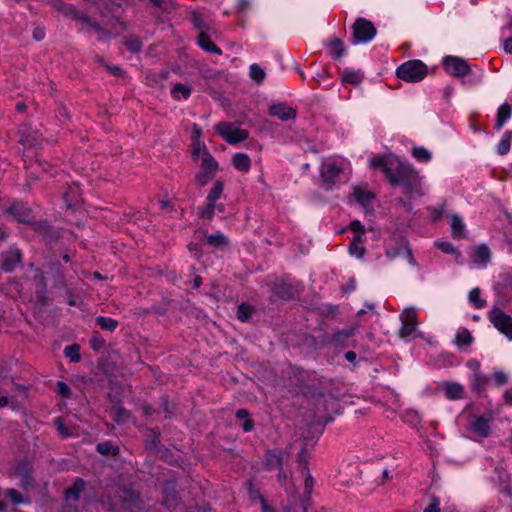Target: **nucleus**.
<instances>
[{
    "mask_svg": "<svg viewBox=\"0 0 512 512\" xmlns=\"http://www.w3.org/2000/svg\"><path fill=\"white\" fill-rule=\"evenodd\" d=\"M372 169L380 170L392 188H402L403 193L413 198L421 195V179L417 170L395 154L377 155L369 160Z\"/></svg>",
    "mask_w": 512,
    "mask_h": 512,
    "instance_id": "nucleus-1",
    "label": "nucleus"
},
{
    "mask_svg": "<svg viewBox=\"0 0 512 512\" xmlns=\"http://www.w3.org/2000/svg\"><path fill=\"white\" fill-rule=\"evenodd\" d=\"M289 369V378L302 395L313 398L325 396L327 385L324 377H318L315 371L306 370L295 364H290Z\"/></svg>",
    "mask_w": 512,
    "mask_h": 512,
    "instance_id": "nucleus-2",
    "label": "nucleus"
},
{
    "mask_svg": "<svg viewBox=\"0 0 512 512\" xmlns=\"http://www.w3.org/2000/svg\"><path fill=\"white\" fill-rule=\"evenodd\" d=\"M143 501L139 491L132 488H122L117 491L108 503V512H140Z\"/></svg>",
    "mask_w": 512,
    "mask_h": 512,
    "instance_id": "nucleus-3",
    "label": "nucleus"
},
{
    "mask_svg": "<svg viewBox=\"0 0 512 512\" xmlns=\"http://www.w3.org/2000/svg\"><path fill=\"white\" fill-rule=\"evenodd\" d=\"M225 188V181L223 179H217L214 181L213 186L208 191L205 199V205L198 207V216L207 221H212L215 212L224 213L226 206L224 203H217L222 198Z\"/></svg>",
    "mask_w": 512,
    "mask_h": 512,
    "instance_id": "nucleus-4",
    "label": "nucleus"
},
{
    "mask_svg": "<svg viewBox=\"0 0 512 512\" xmlns=\"http://www.w3.org/2000/svg\"><path fill=\"white\" fill-rule=\"evenodd\" d=\"M396 77L408 83H418L428 74V66L419 59H411L399 65Z\"/></svg>",
    "mask_w": 512,
    "mask_h": 512,
    "instance_id": "nucleus-5",
    "label": "nucleus"
},
{
    "mask_svg": "<svg viewBox=\"0 0 512 512\" xmlns=\"http://www.w3.org/2000/svg\"><path fill=\"white\" fill-rule=\"evenodd\" d=\"M218 168V162L212 156L207 146L203 143L200 167L194 175L196 184L199 187H205L210 181L214 179Z\"/></svg>",
    "mask_w": 512,
    "mask_h": 512,
    "instance_id": "nucleus-6",
    "label": "nucleus"
},
{
    "mask_svg": "<svg viewBox=\"0 0 512 512\" xmlns=\"http://www.w3.org/2000/svg\"><path fill=\"white\" fill-rule=\"evenodd\" d=\"M353 43H368L374 39L377 34V29L372 21L359 17L352 25Z\"/></svg>",
    "mask_w": 512,
    "mask_h": 512,
    "instance_id": "nucleus-7",
    "label": "nucleus"
},
{
    "mask_svg": "<svg viewBox=\"0 0 512 512\" xmlns=\"http://www.w3.org/2000/svg\"><path fill=\"white\" fill-rule=\"evenodd\" d=\"M215 131L230 145L239 144L249 137L248 130L234 127L231 122H219Z\"/></svg>",
    "mask_w": 512,
    "mask_h": 512,
    "instance_id": "nucleus-8",
    "label": "nucleus"
},
{
    "mask_svg": "<svg viewBox=\"0 0 512 512\" xmlns=\"http://www.w3.org/2000/svg\"><path fill=\"white\" fill-rule=\"evenodd\" d=\"M5 213L10 215L15 221L21 224L30 225L35 219L34 211L27 202L14 200Z\"/></svg>",
    "mask_w": 512,
    "mask_h": 512,
    "instance_id": "nucleus-9",
    "label": "nucleus"
},
{
    "mask_svg": "<svg viewBox=\"0 0 512 512\" xmlns=\"http://www.w3.org/2000/svg\"><path fill=\"white\" fill-rule=\"evenodd\" d=\"M442 66L447 74L455 78H462L472 72L468 61L459 56H445L442 59Z\"/></svg>",
    "mask_w": 512,
    "mask_h": 512,
    "instance_id": "nucleus-10",
    "label": "nucleus"
},
{
    "mask_svg": "<svg viewBox=\"0 0 512 512\" xmlns=\"http://www.w3.org/2000/svg\"><path fill=\"white\" fill-rule=\"evenodd\" d=\"M128 0H94V5L101 17H109V19H119L123 16V5Z\"/></svg>",
    "mask_w": 512,
    "mask_h": 512,
    "instance_id": "nucleus-11",
    "label": "nucleus"
},
{
    "mask_svg": "<svg viewBox=\"0 0 512 512\" xmlns=\"http://www.w3.org/2000/svg\"><path fill=\"white\" fill-rule=\"evenodd\" d=\"M488 314L494 327L512 340V317L498 307H493Z\"/></svg>",
    "mask_w": 512,
    "mask_h": 512,
    "instance_id": "nucleus-12",
    "label": "nucleus"
},
{
    "mask_svg": "<svg viewBox=\"0 0 512 512\" xmlns=\"http://www.w3.org/2000/svg\"><path fill=\"white\" fill-rule=\"evenodd\" d=\"M29 226L45 243L56 242L61 238L60 232L46 219H34Z\"/></svg>",
    "mask_w": 512,
    "mask_h": 512,
    "instance_id": "nucleus-13",
    "label": "nucleus"
},
{
    "mask_svg": "<svg viewBox=\"0 0 512 512\" xmlns=\"http://www.w3.org/2000/svg\"><path fill=\"white\" fill-rule=\"evenodd\" d=\"M162 505L167 508H175L181 501L177 490V480L175 478L167 479L161 484Z\"/></svg>",
    "mask_w": 512,
    "mask_h": 512,
    "instance_id": "nucleus-14",
    "label": "nucleus"
},
{
    "mask_svg": "<svg viewBox=\"0 0 512 512\" xmlns=\"http://www.w3.org/2000/svg\"><path fill=\"white\" fill-rule=\"evenodd\" d=\"M343 173V168L336 162L323 163L320 168V177L322 187L326 190H332L338 177Z\"/></svg>",
    "mask_w": 512,
    "mask_h": 512,
    "instance_id": "nucleus-15",
    "label": "nucleus"
},
{
    "mask_svg": "<svg viewBox=\"0 0 512 512\" xmlns=\"http://www.w3.org/2000/svg\"><path fill=\"white\" fill-rule=\"evenodd\" d=\"M50 5L53 7V9L58 11L66 18L81 23H86V21H89V16L78 10L77 7L73 4L66 3L63 0H52Z\"/></svg>",
    "mask_w": 512,
    "mask_h": 512,
    "instance_id": "nucleus-16",
    "label": "nucleus"
},
{
    "mask_svg": "<svg viewBox=\"0 0 512 512\" xmlns=\"http://www.w3.org/2000/svg\"><path fill=\"white\" fill-rule=\"evenodd\" d=\"M22 259L23 254L21 250L15 246H12L7 251L2 253L0 269L5 273H12L16 270L17 266L22 263Z\"/></svg>",
    "mask_w": 512,
    "mask_h": 512,
    "instance_id": "nucleus-17",
    "label": "nucleus"
},
{
    "mask_svg": "<svg viewBox=\"0 0 512 512\" xmlns=\"http://www.w3.org/2000/svg\"><path fill=\"white\" fill-rule=\"evenodd\" d=\"M140 431H145V435L143 438V445L145 449L149 453H155L159 447L163 444L161 443V430L159 427H148L146 425L138 426Z\"/></svg>",
    "mask_w": 512,
    "mask_h": 512,
    "instance_id": "nucleus-18",
    "label": "nucleus"
},
{
    "mask_svg": "<svg viewBox=\"0 0 512 512\" xmlns=\"http://www.w3.org/2000/svg\"><path fill=\"white\" fill-rule=\"evenodd\" d=\"M297 289L284 279L275 281L271 286V298L281 301H291L296 297Z\"/></svg>",
    "mask_w": 512,
    "mask_h": 512,
    "instance_id": "nucleus-19",
    "label": "nucleus"
},
{
    "mask_svg": "<svg viewBox=\"0 0 512 512\" xmlns=\"http://www.w3.org/2000/svg\"><path fill=\"white\" fill-rule=\"evenodd\" d=\"M45 274L53 278V287L64 288L66 287V278L64 274V267L60 261H51L45 265Z\"/></svg>",
    "mask_w": 512,
    "mask_h": 512,
    "instance_id": "nucleus-20",
    "label": "nucleus"
},
{
    "mask_svg": "<svg viewBox=\"0 0 512 512\" xmlns=\"http://www.w3.org/2000/svg\"><path fill=\"white\" fill-rule=\"evenodd\" d=\"M404 317L402 320V325L399 330V336L401 338H405L410 336L417 327V320H416V310L413 307H408L404 310Z\"/></svg>",
    "mask_w": 512,
    "mask_h": 512,
    "instance_id": "nucleus-21",
    "label": "nucleus"
},
{
    "mask_svg": "<svg viewBox=\"0 0 512 512\" xmlns=\"http://www.w3.org/2000/svg\"><path fill=\"white\" fill-rule=\"evenodd\" d=\"M286 455H288V453L281 449H267L262 462L263 469L265 471H271L274 468L282 466L283 458Z\"/></svg>",
    "mask_w": 512,
    "mask_h": 512,
    "instance_id": "nucleus-22",
    "label": "nucleus"
},
{
    "mask_svg": "<svg viewBox=\"0 0 512 512\" xmlns=\"http://www.w3.org/2000/svg\"><path fill=\"white\" fill-rule=\"evenodd\" d=\"M269 115L277 117L282 121L293 120L297 116L296 109L288 107L285 103H274L269 107Z\"/></svg>",
    "mask_w": 512,
    "mask_h": 512,
    "instance_id": "nucleus-23",
    "label": "nucleus"
},
{
    "mask_svg": "<svg viewBox=\"0 0 512 512\" xmlns=\"http://www.w3.org/2000/svg\"><path fill=\"white\" fill-rule=\"evenodd\" d=\"M470 389L478 398H481L490 382V378L482 373L471 374L469 376Z\"/></svg>",
    "mask_w": 512,
    "mask_h": 512,
    "instance_id": "nucleus-24",
    "label": "nucleus"
},
{
    "mask_svg": "<svg viewBox=\"0 0 512 512\" xmlns=\"http://www.w3.org/2000/svg\"><path fill=\"white\" fill-rule=\"evenodd\" d=\"M87 482L81 478L76 477L71 486L64 490V499L66 501L77 502L80 499L81 493L86 489Z\"/></svg>",
    "mask_w": 512,
    "mask_h": 512,
    "instance_id": "nucleus-25",
    "label": "nucleus"
},
{
    "mask_svg": "<svg viewBox=\"0 0 512 512\" xmlns=\"http://www.w3.org/2000/svg\"><path fill=\"white\" fill-rule=\"evenodd\" d=\"M394 244H389L385 247V255L388 259L393 260L400 256L408 244V239L405 236L398 235L393 238Z\"/></svg>",
    "mask_w": 512,
    "mask_h": 512,
    "instance_id": "nucleus-26",
    "label": "nucleus"
},
{
    "mask_svg": "<svg viewBox=\"0 0 512 512\" xmlns=\"http://www.w3.org/2000/svg\"><path fill=\"white\" fill-rule=\"evenodd\" d=\"M357 329V326H351L342 330H337L333 333L332 345L335 348L347 347L349 338L355 336Z\"/></svg>",
    "mask_w": 512,
    "mask_h": 512,
    "instance_id": "nucleus-27",
    "label": "nucleus"
},
{
    "mask_svg": "<svg viewBox=\"0 0 512 512\" xmlns=\"http://www.w3.org/2000/svg\"><path fill=\"white\" fill-rule=\"evenodd\" d=\"M206 243L212 248L220 251H226L231 246L230 239L220 231L212 234H206Z\"/></svg>",
    "mask_w": 512,
    "mask_h": 512,
    "instance_id": "nucleus-28",
    "label": "nucleus"
},
{
    "mask_svg": "<svg viewBox=\"0 0 512 512\" xmlns=\"http://www.w3.org/2000/svg\"><path fill=\"white\" fill-rule=\"evenodd\" d=\"M33 466L26 459H21L16 462L14 466V473L20 477L26 484H31L34 481Z\"/></svg>",
    "mask_w": 512,
    "mask_h": 512,
    "instance_id": "nucleus-29",
    "label": "nucleus"
},
{
    "mask_svg": "<svg viewBox=\"0 0 512 512\" xmlns=\"http://www.w3.org/2000/svg\"><path fill=\"white\" fill-rule=\"evenodd\" d=\"M353 195L355 200L364 208L366 213L374 211L372 200L376 195L371 191L362 190L359 187H354Z\"/></svg>",
    "mask_w": 512,
    "mask_h": 512,
    "instance_id": "nucleus-30",
    "label": "nucleus"
},
{
    "mask_svg": "<svg viewBox=\"0 0 512 512\" xmlns=\"http://www.w3.org/2000/svg\"><path fill=\"white\" fill-rule=\"evenodd\" d=\"M441 387L445 397L449 400H459L465 397L464 387L460 383L444 381Z\"/></svg>",
    "mask_w": 512,
    "mask_h": 512,
    "instance_id": "nucleus-31",
    "label": "nucleus"
},
{
    "mask_svg": "<svg viewBox=\"0 0 512 512\" xmlns=\"http://www.w3.org/2000/svg\"><path fill=\"white\" fill-rule=\"evenodd\" d=\"M161 461L167 463L168 465L174 467H180L182 462V457L179 454L174 453L170 448L162 445L159 449L154 453Z\"/></svg>",
    "mask_w": 512,
    "mask_h": 512,
    "instance_id": "nucleus-32",
    "label": "nucleus"
},
{
    "mask_svg": "<svg viewBox=\"0 0 512 512\" xmlns=\"http://www.w3.org/2000/svg\"><path fill=\"white\" fill-rule=\"evenodd\" d=\"M492 418H486L485 416H477L473 422H471V430L480 437L487 438L491 434L490 422Z\"/></svg>",
    "mask_w": 512,
    "mask_h": 512,
    "instance_id": "nucleus-33",
    "label": "nucleus"
},
{
    "mask_svg": "<svg viewBox=\"0 0 512 512\" xmlns=\"http://www.w3.org/2000/svg\"><path fill=\"white\" fill-rule=\"evenodd\" d=\"M324 45L329 50L330 57L335 61L340 60L346 52V46L340 38L329 39Z\"/></svg>",
    "mask_w": 512,
    "mask_h": 512,
    "instance_id": "nucleus-34",
    "label": "nucleus"
},
{
    "mask_svg": "<svg viewBox=\"0 0 512 512\" xmlns=\"http://www.w3.org/2000/svg\"><path fill=\"white\" fill-rule=\"evenodd\" d=\"M85 24L91 27L98 34L99 42H103L108 38H117L120 36V32L115 31L112 27L111 29L102 27L99 22L93 20L90 16L89 21H86Z\"/></svg>",
    "mask_w": 512,
    "mask_h": 512,
    "instance_id": "nucleus-35",
    "label": "nucleus"
},
{
    "mask_svg": "<svg viewBox=\"0 0 512 512\" xmlns=\"http://www.w3.org/2000/svg\"><path fill=\"white\" fill-rule=\"evenodd\" d=\"M197 44L201 49L215 55H222V50L211 40L208 33L201 31L197 36Z\"/></svg>",
    "mask_w": 512,
    "mask_h": 512,
    "instance_id": "nucleus-36",
    "label": "nucleus"
},
{
    "mask_svg": "<svg viewBox=\"0 0 512 512\" xmlns=\"http://www.w3.org/2000/svg\"><path fill=\"white\" fill-rule=\"evenodd\" d=\"M235 418L241 420L240 427L245 433H249L255 428V421L251 413L246 408H239L235 411Z\"/></svg>",
    "mask_w": 512,
    "mask_h": 512,
    "instance_id": "nucleus-37",
    "label": "nucleus"
},
{
    "mask_svg": "<svg viewBox=\"0 0 512 512\" xmlns=\"http://www.w3.org/2000/svg\"><path fill=\"white\" fill-rule=\"evenodd\" d=\"M231 163L233 167L240 172H248L251 167V159L246 153H235Z\"/></svg>",
    "mask_w": 512,
    "mask_h": 512,
    "instance_id": "nucleus-38",
    "label": "nucleus"
},
{
    "mask_svg": "<svg viewBox=\"0 0 512 512\" xmlns=\"http://www.w3.org/2000/svg\"><path fill=\"white\" fill-rule=\"evenodd\" d=\"M117 403V405L111 407V411L114 412L113 421L122 425L130 420L131 412L124 408L119 399H117Z\"/></svg>",
    "mask_w": 512,
    "mask_h": 512,
    "instance_id": "nucleus-39",
    "label": "nucleus"
},
{
    "mask_svg": "<svg viewBox=\"0 0 512 512\" xmlns=\"http://www.w3.org/2000/svg\"><path fill=\"white\" fill-rule=\"evenodd\" d=\"M512 107L507 102L503 103L497 110L495 129L500 130L511 117Z\"/></svg>",
    "mask_w": 512,
    "mask_h": 512,
    "instance_id": "nucleus-40",
    "label": "nucleus"
},
{
    "mask_svg": "<svg viewBox=\"0 0 512 512\" xmlns=\"http://www.w3.org/2000/svg\"><path fill=\"white\" fill-rule=\"evenodd\" d=\"M255 312V307L248 302H242L237 306L236 317L240 322L248 323Z\"/></svg>",
    "mask_w": 512,
    "mask_h": 512,
    "instance_id": "nucleus-41",
    "label": "nucleus"
},
{
    "mask_svg": "<svg viewBox=\"0 0 512 512\" xmlns=\"http://www.w3.org/2000/svg\"><path fill=\"white\" fill-rule=\"evenodd\" d=\"M160 406L166 414V420H171L176 415L177 404L170 400L169 395L164 394L160 397Z\"/></svg>",
    "mask_w": 512,
    "mask_h": 512,
    "instance_id": "nucleus-42",
    "label": "nucleus"
},
{
    "mask_svg": "<svg viewBox=\"0 0 512 512\" xmlns=\"http://www.w3.org/2000/svg\"><path fill=\"white\" fill-rule=\"evenodd\" d=\"M491 251L486 244H480L476 247L473 254V262L478 264H486L490 261Z\"/></svg>",
    "mask_w": 512,
    "mask_h": 512,
    "instance_id": "nucleus-43",
    "label": "nucleus"
},
{
    "mask_svg": "<svg viewBox=\"0 0 512 512\" xmlns=\"http://www.w3.org/2000/svg\"><path fill=\"white\" fill-rule=\"evenodd\" d=\"M307 439H308V437L304 438L305 443L301 446V449L297 453V463H298L299 468L301 469L302 474H304L305 472H308V470H309L308 462H309L310 455L307 450Z\"/></svg>",
    "mask_w": 512,
    "mask_h": 512,
    "instance_id": "nucleus-44",
    "label": "nucleus"
},
{
    "mask_svg": "<svg viewBox=\"0 0 512 512\" xmlns=\"http://www.w3.org/2000/svg\"><path fill=\"white\" fill-rule=\"evenodd\" d=\"M314 311L324 318H335L339 314V305L321 304L314 308Z\"/></svg>",
    "mask_w": 512,
    "mask_h": 512,
    "instance_id": "nucleus-45",
    "label": "nucleus"
},
{
    "mask_svg": "<svg viewBox=\"0 0 512 512\" xmlns=\"http://www.w3.org/2000/svg\"><path fill=\"white\" fill-rule=\"evenodd\" d=\"M473 341H474V338H473L471 332L466 328H462L456 334L455 344L460 349L470 346L473 343Z\"/></svg>",
    "mask_w": 512,
    "mask_h": 512,
    "instance_id": "nucleus-46",
    "label": "nucleus"
},
{
    "mask_svg": "<svg viewBox=\"0 0 512 512\" xmlns=\"http://www.w3.org/2000/svg\"><path fill=\"white\" fill-rule=\"evenodd\" d=\"M451 233L456 239H461L465 235V225L458 215H453L451 218Z\"/></svg>",
    "mask_w": 512,
    "mask_h": 512,
    "instance_id": "nucleus-47",
    "label": "nucleus"
},
{
    "mask_svg": "<svg viewBox=\"0 0 512 512\" xmlns=\"http://www.w3.org/2000/svg\"><path fill=\"white\" fill-rule=\"evenodd\" d=\"M5 496L10 500L13 505L30 504V498L24 497L18 490L8 488L5 491Z\"/></svg>",
    "mask_w": 512,
    "mask_h": 512,
    "instance_id": "nucleus-48",
    "label": "nucleus"
},
{
    "mask_svg": "<svg viewBox=\"0 0 512 512\" xmlns=\"http://www.w3.org/2000/svg\"><path fill=\"white\" fill-rule=\"evenodd\" d=\"M192 89L189 85L183 83H175L171 89V95L174 99L179 100V93L184 99H188L191 95Z\"/></svg>",
    "mask_w": 512,
    "mask_h": 512,
    "instance_id": "nucleus-49",
    "label": "nucleus"
},
{
    "mask_svg": "<svg viewBox=\"0 0 512 512\" xmlns=\"http://www.w3.org/2000/svg\"><path fill=\"white\" fill-rule=\"evenodd\" d=\"M33 281L35 283V293L43 294L44 292H48L47 279L42 269H37L36 274L33 277Z\"/></svg>",
    "mask_w": 512,
    "mask_h": 512,
    "instance_id": "nucleus-50",
    "label": "nucleus"
},
{
    "mask_svg": "<svg viewBox=\"0 0 512 512\" xmlns=\"http://www.w3.org/2000/svg\"><path fill=\"white\" fill-rule=\"evenodd\" d=\"M343 83L358 85L363 80V75L359 71L346 69L341 77Z\"/></svg>",
    "mask_w": 512,
    "mask_h": 512,
    "instance_id": "nucleus-51",
    "label": "nucleus"
},
{
    "mask_svg": "<svg viewBox=\"0 0 512 512\" xmlns=\"http://www.w3.org/2000/svg\"><path fill=\"white\" fill-rule=\"evenodd\" d=\"M96 451L101 455L116 456L119 453V447L112 445L110 441H104L96 445Z\"/></svg>",
    "mask_w": 512,
    "mask_h": 512,
    "instance_id": "nucleus-52",
    "label": "nucleus"
},
{
    "mask_svg": "<svg viewBox=\"0 0 512 512\" xmlns=\"http://www.w3.org/2000/svg\"><path fill=\"white\" fill-rule=\"evenodd\" d=\"M123 45L131 53H139L142 50L143 43L138 37H123Z\"/></svg>",
    "mask_w": 512,
    "mask_h": 512,
    "instance_id": "nucleus-53",
    "label": "nucleus"
},
{
    "mask_svg": "<svg viewBox=\"0 0 512 512\" xmlns=\"http://www.w3.org/2000/svg\"><path fill=\"white\" fill-rule=\"evenodd\" d=\"M65 357L69 358L70 362L78 363L81 361L80 345L77 343L70 344L64 348Z\"/></svg>",
    "mask_w": 512,
    "mask_h": 512,
    "instance_id": "nucleus-54",
    "label": "nucleus"
},
{
    "mask_svg": "<svg viewBox=\"0 0 512 512\" xmlns=\"http://www.w3.org/2000/svg\"><path fill=\"white\" fill-rule=\"evenodd\" d=\"M96 324L103 330L113 332L118 327L119 323L116 319L105 316L96 317Z\"/></svg>",
    "mask_w": 512,
    "mask_h": 512,
    "instance_id": "nucleus-55",
    "label": "nucleus"
},
{
    "mask_svg": "<svg viewBox=\"0 0 512 512\" xmlns=\"http://www.w3.org/2000/svg\"><path fill=\"white\" fill-rule=\"evenodd\" d=\"M434 245L441 252H443L445 254L454 255L456 260L459 257H461V252L458 249H456L451 242H448V241H435Z\"/></svg>",
    "mask_w": 512,
    "mask_h": 512,
    "instance_id": "nucleus-56",
    "label": "nucleus"
},
{
    "mask_svg": "<svg viewBox=\"0 0 512 512\" xmlns=\"http://www.w3.org/2000/svg\"><path fill=\"white\" fill-rule=\"evenodd\" d=\"M481 295V290L480 288L476 287V288H473L469 294H468V299L470 301V303H472V305L476 308V309H482L486 306L487 302L486 300L482 299L480 297Z\"/></svg>",
    "mask_w": 512,
    "mask_h": 512,
    "instance_id": "nucleus-57",
    "label": "nucleus"
},
{
    "mask_svg": "<svg viewBox=\"0 0 512 512\" xmlns=\"http://www.w3.org/2000/svg\"><path fill=\"white\" fill-rule=\"evenodd\" d=\"M412 156L419 162L427 163L431 160L432 154L423 146H416L412 149Z\"/></svg>",
    "mask_w": 512,
    "mask_h": 512,
    "instance_id": "nucleus-58",
    "label": "nucleus"
},
{
    "mask_svg": "<svg viewBox=\"0 0 512 512\" xmlns=\"http://www.w3.org/2000/svg\"><path fill=\"white\" fill-rule=\"evenodd\" d=\"M512 131H506L497 146V153L499 155H506L511 146Z\"/></svg>",
    "mask_w": 512,
    "mask_h": 512,
    "instance_id": "nucleus-59",
    "label": "nucleus"
},
{
    "mask_svg": "<svg viewBox=\"0 0 512 512\" xmlns=\"http://www.w3.org/2000/svg\"><path fill=\"white\" fill-rule=\"evenodd\" d=\"M249 75L252 80H254L258 84H261L265 79L266 73L260 65H258L257 63H253L250 65Z\"/></svg>",
    "mask_w": 512,
    "mask_h": 512,
    "instance_id": "nucleus-60",
    "label": "nucleus"
},
{
    "mask_svg": "<svg viewBox=\"0 0 512 512\" xmlns=\"http://www.w3.org/2000/svg\"><path fill=\"white\" fill-rule=\"evenodd\" d=\"M54 426L59 432L60 436L65 439L72 436V432L65 424V419L61 416L54 418L53 420Z\"/></svg>",
    "mask_w": 512,
    "mask_h": 512,
    "instance_id": "nucleus-61",
    "label": "nucleus"
},
{
    "mask_svg": "<svg viewBox=\"0 0 512 512\" xmlns=\"http://www.w3.org/2000/svg\"><path fill=\"white\" fill-rule=\"evenodd\" d=\"M89 345L93 351L98 352L105 347L106 341L100 336L99 332L94 331L89 340Z\"/></svg>",
    "mask_w": 512,
    "mask_h": 512,
    "instance_id": "nucleus-62",
    "label": "nucleus"
},
{
    "mask_svg": "<svg viewBox=\"0 0 512 512\" xmlns=\"http://www.w3.org/2000/svg\"><path fill=\"white\" fill-rule=\"evenodd\" d=\"M302 342L305 347L313 351L322 349L318 337L314 336L313 334H305L303 336Z\"/></svg>",
    "mask_w": 512,
    "mask_h": 512,
    "instance_id": "nucleus-63",
    "label": "nucleus"
},
{
    "mask_svg": "<svg viewBox=\"0 0 512 512\" xmlns=\"http://www.w3.org/2000/svg\"><path fill=\"white\" fill-rule=\"evenodd\" d=\"M123 16L119 17V19H109L107 21V25L111 26L115 31L120 32H126L128 30L129 23L127 21H124L122 19Z\"/></svg>",
    "mask_w": 512,
    "mask_h": 512,
    "instance_id": "nucleus-64",
    "label": "nucleus"
}]
</instances>
